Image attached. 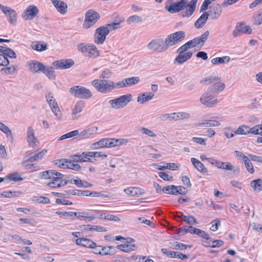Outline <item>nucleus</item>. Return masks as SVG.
<instances>
[{
	"label": "nucleus",
	"mask_w": 262,
	"mask_h": 262,
	"mask_svg": "<svg viewBox=\"0 0 262 262\" xmlns=\"http://www.w3.org/2000/svg\"><path fill=\"white\" fill-rule=\"evenodd\" d=\"M38 13V8L34 5H31L23 12L21 17L25 20H32L37 15Z\"/></svg>",
	"instance_id": "nucleus-11"
},
{
	"label": "nucleus",
	"mask_w": 262,
	"mask_h": 262,
	"mask_svg": "<svg viewBox=\"0 0 262 262\" xmlns=\"http://www.w3.org/2000/svg\"><path fill=\"white\" fill-rule=\"evenodd\" d=\"M123 139H115L113 138H104L93 143L91 148L97 149L100 148H110L119 146L123 144Z\"/></svg>",
	"instance_id": "nucleus-5"
},
{
	"label": "nucleus",
	"mask_w": 262,
	"mask_h": 262,
	"mask_svg": "<svg viewBox=\"0 0 262 262\" xmlns=\"http://www.w3.org/2000/svg\"><path fill=\"white\" fill-rule=\"evenodd\" d=\"M6 178L11 181L15 182L21 181L23 180V178H22L17 172L9 174L7 176Z\"/></svg>",
	"instance_id": "nucleus-48"
},
{
	"label": "nucleus",
	"mask_w": 262,
	"mask_h": 262,
	"mask_svg": "<svg viewBox=\"0 0 262 262\" xmlns=\"http://www.w3.org/2000/svg\"><path fill=\"white\" fill-rule=\"evenodd\" d=\"M116 248L125 252H130L131 251H134L136 249V246L134 244H124L122 245H118Z\"/></svg>",
	"instance_id": "nucleus-30"
},
{
	"label": "nucleus",
	"mask_w": 262,
	"mask_h": 262,
	"mask_svg": "<svg viewBox=\"0 0 262 262\" xmlns=\"http://www.w3.org/2000/svg\"><path fill=\"white\" fill-rule=\"evenodd\" d=\"M140 81V78L137 76L124 79L126 87L130 86L137 84Z\"/></svg>",
	"instance_id": "nucleus-34"
},
{
	"label": "nucleus",
	"mask_w": 262,
	"mask_h": 262,
	"mask_svg": "<svg viewBox=\"0 0 262 262\" xmlns=\"http://www.w3.org/2000/svg\"><path fill=\"white\" fill-rule=\"evenodd\" d=\"M75 242L77 245L90 248L92 246L95 245V242L92 240L86 238H79L76 239Z\"/></svg>",
	"instance_id": "nucleus-21"
},
{
	"label": "nucleus",
	"mask_w": 262,
	"mask_h": 262,
	"mask_svg": "<svg viewBox=\"0 0 262 262\" xmlns=\"http://www.w3.org/2000/svg\"><path fill=\"white\" fill-rule=\"evenodd\" d=\"M16 69L14 66H10L2 68L1 72L5 74H13L15 72Z\"/></svg>",
	"instance_id": "nucleus-57"
},
{
	"label": "nucleus",
	"mask_w": 262,
	"mask_h": 262,
	"mask_svg": "<svg viewBox=\"0 0 262 262\" xmlns=\"http://www.w3.org/2000/svg\"><path fill=\"white\" fill-rule=\"evenodd\" d=\"M251 186L255 190L258 191L262 190V180L258 179L253 180L250 183Z\"/></svg>",
	"instance_id": "nucleus-36"
},
{
	"label": "nucleus",
	"mask_w": 262,
	"mask_h": 262,
	"mask_svg": "<svg viewBox=\"0 0 262 262\" xmlns=\"http://www.w3.org/2000/svg\"><path fill=\"white\" fill-rule=\"evenodd\" d=\"M183 216L182 221L189 225H196L197 222L196 219L193 216H186L182 213Z\"/></svg>",
	"instance_id": "nucleus-43"
},
{
	"label": "nucleus",
	"mask_w": 262,
	"mask_h": 262,
	"mask_svg": "<svg viewBox=\"0 0 262 262\" xmlns=\"http://www.w3.org/2000/svg\"><path fill=\"white\" fill-rule=\"evenodd\" d=\"M42 73L45 74L46 76L50 79H55L56 75L52 67H49L48 68H47L45 66V70L42 71Z\"/></svg>",
	"instance_id": "nucleus-33"
},
{
	"label": "nucleus",
	"mask_w": 262,
	"mask_h": 262,
	"mask_svg": "<svg viewBox=\"0 0 262 262\" xmlns=\"http://www.w3.org/2000/svg\"><path fill=\"white\" fill-rule=\"evenodd\" d=\"M70 93L80 99H89L93 94L90 90L82 86H74L70 88Z\"/></svg>",
	"instance_id": "nucleus-9"
},
{
	"label": "nucleus",
	"mask_w": 262,
	"mask_h": 262,
	"mask_svg": "<svg viewBox=\"0 0 262 262\" xmlns=\"http://www.w3.org/2000/svg\"><path fill=\"white\" fill-rule=\"evenodd\" d=\"M54 7L58 12L61 14H64L68 10V6L66 3L60 0H51Z\"/></svg>",
	"instance_id": "nucleus-18"
},
{
	"label": "nucleus",
	"mask_w": 262,
	"mask_h": 262,
	"mask_svg": "<svg viewBox=\"0 0 262 262\" xmlns=\"http://www.w3.org/2000/svg\"><path fill=\"white\" fill-rule=\"evenodd\" d=\"M39 169V166L34 164H29L25 166V169L30 172L36 171Z\"/></svg>",
	"instance_id": "nucleus-62"
},
{
	"label": "nucleus",
	"mask_w": 262,
	"mask_h": 262,
	"mask_svg": "<svg viewBox=\"0 0 262 262\" xmlns=\"http://www.w3.org/2000/svg\"><path fill=\"white\" fill-rule=\"evenodd\" d=\"M47 150L43 149L40 152L34 155L33 156H29L27 159L23 162V164H25L27 162L33 163L35 161L40 160L47 153Z\"/></svg>",
	"instance_id": "nucleus-22"
},
{
	"label": "nucleus",
	"mask_w": 262,
	"mask_h": 262,
	"mask_svg": "<svg viewBox=\"0 0 262 262\" xmlns=\"http://www.w3.org/2000/svg\"><path fill=\"white\" fill-rule=\"evenodd\" d=\"M177 189V186L171 185L163 187L162 191L167 194L176 195L175 189Z\"/></svg>",
	"instance_id": "nucleus-47"
},
{
	"label": "nucleus",
	"mask_w": 262,
	"mask_h": 262,
	"mask_svg": "<svg viewBox=\"0 0 262 262\" xmlns=\"http://www.w3.org/2000/svg\"><path fill=\"white\" fill-rule=\"evenodd\" d=\"M161 251L164 255H166L167 257L169 258H175L176 254H177V252L169 251L166 248H162L161 249Z\"/></svg>",
	"instance_id": "nucleus-60"
},
{
	"label": "nucleus",
	"mask_w": 262,
	"mask_h": 262,
	"mask_svg": "<svg viewBox=\"0 0 262 262\" xmlns=\"http://www.w3.org/2000/svg\"><path fill=\"white\" fill-rule=\"evenodd\" d=\"M221 125V123L215 120H204L202 122L199 123L198 126H219Z\"/></svg>",
	"instance_id": "nucleus-29"
},
{
	"label": "nucleus",
	"mask_w": 262,
	"mask_h": 262,
	"mask_svg": "<svg viewBox=\"0 0 262 262\" xmlns=\"http://www.w3.org/2000/svg\"><path fill=\"white\" fill-rule=\"evenodd\" d=\"M200 102L204 105L212 107L220 102V100L215 98V95L212 93L210 90H207L200 98Z\"/></svg>",
	"instance_id": "nucleus-7"
},
{
	"label": "nucleus",
	"mask_w": 262,
	"mask_h": 262,
	"mask_svg": "<svg viewBox=\"0 0 262 262\" xmlns=\"http://www.w3.org/2000/svg\"><path fill=\"white\" fill-rule=\"evenodd\" d=\"M100 219H104L108 221H113L115 222L120 221L121 220L119 217H118L117 216L113 215V214H106V213L101 214L100 216Z\"/></svg>",
	"instance_id": "nucleus-42"
},
{
	"label": "nucleus",
	"mask_w": 262,
	"mask_h": 262,
	"mask_svg": "<svg viewBox=\"0 0 262 262\" xmlns=\"http://www.w3.org/2000/svg\"><path fill=\"white\" fill-rule=\"evenodd\" d=\"M216 166L217 168L227 170H232L234 166L230 162H223L218 161V162L216 163Z\"/></svg>",
	"instance_id": "nucleus-31"
},
{
	"label": "nucleus",
	"mask_w": 262,
	"mask_h": 262,
	"mask_svg": "<svg viewBox=\"0 0 262 262\" xmlns=\"http://www.w3.org/2000/svg\"><path fill=\"white\" fill-rule=\"evenodd\" d=\"M27 66L29 67L30 71L33 73L42 72L45 68V66L43 63L35 60L28 61Z\"/></svg>",
	"instance_id": "nucleus-15"
},
{
	"label": "nucleus",
	"mask_w": 262,
	"mask_h": 262,
	"mask_svg": "<svg viewBox=\"0 0 262 262\" xmlns=\"http://www.w3.org/2000/svg\"><path fill=\"white\" fill-rule=\"evenodd\" d=\"M120 28V23H113L98 28L94 34V42L96 44L102 45L106 39L110 32Z\"/></svg>",
	"instance_id": "nucleus-4"
},
{
	"label": "nucleus",
	"mask_w": 262,
	"mask_h": 262,
	"mask_svg": "<svg viewBox=\"0 0 262 262\" xmlns=\"http://www.w3.org/2000/svg\"><path fill=\"white\" fill-rule=\"evenodd\" d=\"M230 60V57L229 56H223L222 57H216L212 59L211 61L213 64L216 65L217 64L224 63L225 62H228Z\"/></svg>",
	"instance_id": "nucleus-35"
},
{
	"label": "nucleus",
	"mask_w": 262,
	"mask_h": 262,
	"mask_svg": "<svg viewBox=\"0 0 262 262\" xmlns=\"http://www.w3.org/2000/svg\"><path fill=\"white\" fill-rule=\"evenodd\" d=\"M83 155L89 156L90 157H107V155L100 151H84Z\"/></svg>",
	"instance_id": "nucleus-38"
},
{
	"label": "nucleus",
	"mask_w": 262,
	"mask_h": 262,
	"mask_svg": "<svg viewBox=\"0 0 262 262\" xmlns=\"http://www.w3.org/2000/svg\"><path fill=\"white\" fill-rule=\"evenodd\" d=\"M210 242H211L212 243V244H210V243L209 242H206V246H210V247H220L222 245H223L224 244V242L222 240H219V239H217V240H214V241H212V239H211L210 238Z\"/></svg>",
	"instance_id": "nucleus-51"
},
{
	"label": "nucleus",
	"mask_w": 262,
	"mask_h": 262,
	"mask_svg": "<svg viewBox=\"0 0 262 262\" xmlns=\"http://www.w3.org/2000/svg\"><path fill=\"white\" fill-rule=\"evenodd\" d=\"M198 0H180L174 2V0H167L165 3V9L169 13L173 14L187 9L181 13L183 17H189L191 16L196 8Z\"/></svg>",
	"instance_id": "nucleus-2"
},
{
	"label": "nucleus",
	"mask_w": 262,
	"mask_h": 262,
	"mask_svg": "<svg viewBox=\"0 0 262 262\" xmlns=\"http://www.w3.org/2000/svg\"><path fill=\"white\" fill-rule=\"evenodd\" d=\"M209 16V14L207 12H204L201 16L197 19L194 23V26L196 28H201L206 24Z\"/></svg>",
	"instance_id": "nucleus-25"
},
{
	"label": "nucleus",
	"mask_w": 262,
	"mask_h": 262,
	"mask_svg": "<svg viewBox=\"0 0 262 262\" xmlns=\"http://www.w3.org/2000/svg\"><path fill=\"white\" fill-rule=\"evenodd\" d=\"M194 234H196L200 237H203L206 239H210V236L209 234L206 233L205 231L200 229L195 228Z\"/></svg>",
	"instance_id": "nucleus-56"
},
{
	"label": "nucleus",
	"mask_w": 262,
	"mask_h": 262,
	"mask_svg": "<svg viewBox=\"0 0 262 262\" xmlns=\"http://www.w3.org/2000/svg\"><path fill=\"white\" fill-rule=\"evenodd\" d=\"M78 135L79 131L78 130H75L61 136L60 137H59V140H62L70 138Z\"/></svg>",
	"instance_id": "nucleus-50"
},
{
	"label": "nucleus",
	"mask_w": 262,
	"mask_h": 262,
	"mask_svg": "<svg viewBox=\"0 0 262 262\" xmlns=\"http://www.w3.org/2000/svg\"><path fill=\"white\" fill-rule=\"evenodd\" d=\"M32 200L34 202L42 203L43 204H49L50 203V200L48 198L42 196H34L32 198Z\"/></svg>",
	"instance_id": "nucleus-44"
},
{
	"label": "nucleus",
	"mask_w": 262,
	"mask_h": 262,
	"mask_svg": "<svg viewBox=\"0 0 262 262\" xmlns=\"http://www.w3.org/2000/svg\"><path fill=\"white\" fill-rule=\"evenodd\" d=\"M98 130V127L93 126L88 129H85L79 133V136L82 139L89 138L92 136L96 134Z\"/></svg>",
	"instance_id": "nucleus-19"
},
{
	"label": "nucleus",
	"mask_w": 262,
	"mask_h": 262,
	"mask_svg": "<svg viewBox=\"0 0 262 262\" xmlns=\"http://www.w3.org/2000/svg\"><path fill=\"white\" fill-rule=\"evenodd\" d=\"M154 94L151 92L148 94L146 93L140 94L137 97V101L141 104H144L151 100L154 98Z\"/></svg>",
	"instance_id": "nucleus-24"
},
{
	"label": "nucleus",
	"mask_w": 262,
	"mask_h": 262,
	"mask_svg": "<svg viewBox=\"0 0 262 262\" xmlns=\"http://www.w3.org/2000/svg\"><path fill=\"white\" fill-rule=\"evenodd\" d=\"M92 85L99 92L107 93L114 89L113 81L105 79H95L92 81Z\"/></svg>",
	"instance_id": "nucleus-6"
},
{
	"label": "nucleus",
	"mask_w": 262,
	"mask_h": 262,
	"mask_svg": "<svg viewBox=\"0 0 262 262\" xmlns=\"http://www.w3.org/2000/svg\"><path fill=\"white\" fill-rule=\"evenodd\" d=\"M234 132L231 127H226L224 130V135L228 138H232L234 136Z\"/></svg>",
	"instance_id": "nucleus-61"
},
{
	"label": "nucleus",
	"mask_w": 262,
	"mask_h": 262,
	"mask_svg": "<svg viewBox=\"0 0 262 262\" xmlns=\"http://www.w3.org/2000/svg\"><path fill=\"white\" fill-rule=\"evenodd\" d=\"M192 56V53L190 51L187 52L185 53L178 54V55L174 60V64H182L190 59Z\"/></svg>",
	"instance_id": "nucleus-17"
},
{
	"label": "nucleus",
	"mask_w": 262,
	"mask_h": 262,
	"mask_svg": "<svg viewBox=\"0 0 262 262\" xmlns=\"http://www.w3.org/2000/svg\"><path fill=\"white\" fill-rule=\"evenodd\" d=\"M67 168L73 169L74 170L79 171L81 169V166L77 163H75L72 160H68Z\"/></svg>",
	"instance_id": "nucleus-49"
},
{
	"label": "nucleus",
	"mask_w": 262,
	"mask_h": 262,
	"mask_svg": "<svg viewBox=\"0 0 262 262\" xmlns=\"http://www.w3.org/2000/svg\"><path fill=\"white\" fill-rule=\"evenodd\" d=\"M27 142L29 143L30 146L32 148H35L37 146V144L38 143V140L35 136L29 137L27 138Z\"/></svg>",
	"instance_id": "nucleus-52"
},
{
	"label": "nucleus",
	"mask_w": 262,
	"mask_h": 262,
	"mask_svg": "<svg viewBox=\"0 0 262 262\" xmlns=\"http://www.w3.org/2000/svg\"><path fill=\"white\" fill-rule=\"evenodd\" d=\"M172 120L175 121L188 120L190 117L189 113L184 112L173 113H172Z\"/></svg>",
	"instance_id": "nucleus-26"
},
{
	"label": "nucleus",
	"mask_w": 262,
	"mask_h": 262,
	"mask_svg": "<svg viewBox=\"0 0 262 262\" xmlns=\"http://www.w3.org/2000/svg\"><path fill=\"white\" fill-rule=\"evenodd\" d=\"M0 9L1 11L8 17L9 22L13 25L16 23L17 13L16 11L9 7L5 6L2 4L0 5Z\"/></svg>",
	"instance_id": "nucleus-12"
},
{
	"label": "nucleus",
	"mask_w": 262,
	"mask_h": 262,
	"mask_svg": "<svg viewBox=\"0 0 262 262\" xmlns=\"http://www.w3.org/2000/svg\"><path fill=\"white\" fill-rule=\"evenodd\" d=\"M41 177L44 179L51 180L47 185L51 188H56L64 186L69 183H73V178L69 176H64L62 173L54 170H48L40 173Z\"/></svg>",
	"instance_id": "nucleus-3"
},
{
	"label": "nucleus",
	"mask_w": 262,
	"mask_h": 262,
	"mask_svg": "<svg viewBox=\"0 0 262 262\" xmlns=\"http://www.w3.org/2000/svg\"><path fill=\"white\" fill-rule=\"evenodd\" d=\"M191 161L194 167L203 174H208V170L204 167L203 164L194 158L191 159Z\"/></svg>",
	"instance_id": "nucleus-20"
},
{
	"label": "nucleus",
	"mask_w": 262,
	"mask_h": 262,
	"mask_svg": "<svg viewBox=\"0 0 262 262\" xmlns=\"http://www.w3.org/2000/svg\"><path fill=\"white\" fill-rule=\"evenodd\" d=\"M32 48L37 51H43L47 49L46 43L40 44L38 42H33L31 45Z\"/></svg>",
	"instance_id": "nucleus-45"
},
{
	"label": "nucleus",
	"mask_w": 262,
	"mask_h": 262,
	"mask_svg": "<svg viewBox=\"0 0 262 262\" xmlns=\"http://www.w3.org/2000/svg\"><path fill=\"white\" fill-rule=\"evenodd\" d=\"M88 193V192H87L86 190H80L77 189L69 190L66 191V194H68V195L86 196Z\"/></svg>",
	"instance_id": "nucleus-40"
},
{
	"label": "nucleus",
	"mask_w": 262,
	"mask_h": 262,
	"mask_svg": "<svg viewBox=\"0 0 262 262\" xmlns=\"http://www.w3.org/2000/svg\"><path fill=\"white\" fill-rule=\"evenodd\" d=\"M3 55L7 57H9L10 58L14 59L16 58L17 57L15 52L11 49L8 47H6L5 49Z\"/></svg>",
	"instance_id": "nucleus-53"
},
{
	"label": "nucleus",
	"mask_w": 262,
	"mask_h": 262,
	"mask_svg": "<svg viewBox=\"0 0 262 262\" xmlns=\"http://www.w3.org/2000/svg\"><path fill=\"white\" fill-rule=\"evenodd\" d=\"M88 46L89 45H85L83 43H80L78 45L77 49L79 51L82 52L83 54L85 56L86 53Z\"/></svg>",
	"instance_id": "nucleus-64"
},
{
	"label": "nucleus",
	"mask_w": 262,
	"mask_h": 262,
	"mask_svg": "<svg viewBox=\"0 0 262 262\" xmlns=\"http://www.w3.org/2000/svg\"><path fill=\"white\" fill-rule=\"evenodd\" d=\"M212 11L213 12V14H212L213 18H217L222 13V8L221 5L217 4H214L210 7Z\"/></svg>",
	"instance_id": "nucleus-32"
},
{
	"label": "nucleus",
	"mask_w": 262,
	"mask_h": 262,
	"mask_svg": "<svg viewBox=\"0 0 262 262\" xmlns=\"http://www.w3.org/2000/svg\"><path fill=\"white\" fill-rule=\"evenodd\" d=\"M245 163V166L247 168V170L250 173H253L254 172V170L253 168V166L251 162H250V160L249 158H247L244 161Z\"/></svg>",
	"instance_id": "nucleus-58"
},
{
	"label": "nucleus",
	"mask_w": 262,
	"mask_h": 262,
	"mask_svg": "<svg viewBox=\"0 0 262 262\" xmlns=\"http://www.w3.org/2000/svg\"><path fill=\"white\" fill-rule=\"evenodd\" d=\"M177 189H175L176 195L180 194H186L188 192L187 189L181 186H177Z\"/></svg>",
	"instance_id": "nucleus-63"
},
{
	"label": "nucleus",
	"mask_w": 262,
	"mask_h": 262,
	"mask_svg": "<svg viewBox=\"0 0 262 262\" xmlns=\"http://www.w3.org/2000/svg\"><path fill=\"white\" fill-rule=\"evenodd\" d=\"M127 21L128 24H131L134 23H140L142 21V18L139 16L135 15L129 17Z\"/></svg>",
	"instance_id": "nucleus-55"
},
{
	"label": "nucleus",
	"mask_w": 262,
	"mask_h": 262,
	"mask_svg": "<svg viewBox=\"0 0 262 262\" xmlns=\"http://www.w3.org/2000/svg\"><path fill=\"white\" fill-rule=\"evenodd\" d=\"M250 127L247 125H243L238 127L234 132L235 134L247 135L250 134Z\"/></svg>",
	"instance_id": "nucleus-37"
},
{
	"label": "nucleus",
	"mask_w": 262,
	"mask_h": 262,
	"mask_svg": "<svg viewBox=\"0 0 262 262\" xmlns=\"http://www.w3.org/2000/svg\"><path fill=\"white\" fill-rule=\"evenodd\" d=\"M132 95L130 94L124 95L117 98L111 99L108 103L112 107L115 109H119L126 106L132 101Z\"/></svg>",
	"instance_id": "nucleus-8"
},
{
	"label": "nucleus",
	"mask_w": 262,
	"mask_h": 262,
	"mask_svg": "<svg viewBox=\"0 0 262 262\" xmlns=\"http://www.w3.org/2000/svg\"><path fill=\"white\" fill-rule=\"evenodd\" d=\"M185 37V33L182 31L169 35L165 40L162 37H158L152 39L148 43L147 48L152 52H165L169 47L174 46L182 41Z\"/></svg>",
	"instance_id": "nucleus-1"
},
{
	"label": "nucleus",
	"mask_w": 262,
	"mask_h": 262,
	"mask_svg": "<svg viewBox=\"0 0 262 262\" xmlns=\"http://www.w3.org/2000/svg\"><path fill=\"white\" fill-rule=\"evenodd\" d=\"M225 88V84L217 82L212 84L207 90H210L213 94L217 95L219 94V92L223 91Z\"/></svg>",
	"instance_id": "nucleus-27"
},
{
	"label": "nucleus",
	"mask_w": 262,
	"mask_h": 262,
	"mask_svg": "<svg viewBox=\"0 0 262 262\" xmlns=\"http://www.w3.org/2000/svg\"><path fill=\"white\" fill-rule=\"evenodd\" d=\"M196 228H194L192 226H185L183 227H181L177 229V231L179 233H180L181 232H183V233H190L191 234L194 233V230Z\"/></svg>",
	"instance_id": "nucleus-41"
},
{
	"label": "nucleus",
	"mask_w": 262,
	"mask_h": 262,
	"mask_svg": "<svg viewBox=\"0 0 262 262\" xmlns=\"http://www.w3.org/2000/svg\"><path fill=\"white\" fill-rule=\"evenodd\" d=\"M84 106L85 102L82 100H79L76 103L72 111V115L73 120H75L77 118V115L82 111V109Z\"/></svg>",
	"instance_id": "nucleus-23"
},
{
	"label": "nucleus",
	"mask_w": 262,
	"mask_h": 262,
	"mask_svg": "<svg viewBox=\"0 0 262 262\" xmlns=\"http://www.w3.org/2000/svg\"><path fill=\"white\" fill-rule=\"evenodd\" d=\"M46 97L47 100L52 109V112L58 118L60 119L61 117L60 110L59 109L58 104L55 99L54 98L53 96L52 95V94L51 93H49Z\"/></svg>",
	"instance_id": "nucleus-16"
},
{
	"label": "nucleus",
	"mask_w": 262,
	"mask_h": 262,
	"mask_svg": "<svg viewBox=\"0 0 262 262\" xmlns=\"http://www.w3.org/2000/svg\"><path fill=\"white\" fill-rule=\"evenodd\" d=\"M85 56L90 58H95L98 56L99 52L95 46L89 45Z\"/></svg>",
	"instance_id": "nucleus-28"
},
{
	"label": "nucleus",
	"mask_w": 262,
	"mask_h": 262,
	"mask_svg": "<svg viewBox=\"0 0 262 262\" xmlns=\"http://www.w3.org/2000/svg\"><path fill=\"white\" fill-rule=\"evenodd\" d=\"M252 31V29L249 26H247L244 23H241L236 25L233 32V35L237 37L243 33L250 34Z\"/></svg>",
	"instance_id": "nucleus-13"
},
{
	"label": "nucleus",
	"mask_w": 262,
	"mask_h": 262,
	"mask_svg": "<svg viewBox=\"0 0 262 262\" xmlns=\"http://www.w3.org/2000/svg\"><path fill=\"white\" fill-rule=\"evenodd\" d=\"M52 64L57 69H67L74 64V61L72 59H63L54 61Z\"/></svg>",
	"instance_id": "nucleus-14"
},
{
	"label": "nucleus",
	"mask_w": 262,
	"mask_h": 262,
	"mask_svg": "<svg viewBox=\"0 0 262 262\" xmlns=\"http://www.w3.org/2000/svg\"><path fill=\"white\" fill-rule=\"evenodd\" d=\"M20 194V192L19 191H4L0 193V198H11L13 196H18Z\"/></svg>",
	"instance_id": "nucleus-39"
},
{
	"label": "nucleus",
	"mask_w": 262,
	"mask_h": 262,
	"mask_svg": "<svg viewBox=\"0 0 262 262\" xmlns=\"http://www.w3.org/2000/svg\"><path fill=\"white\" fill-rule=\"evenodd\" d=\"M68 163V160L66 159H61L60 160H57L55 162V165H57L59 167L62 168H67Z\"/></svg>",
	"instance_id": "nucleus-59"
},
{
	"label": "nucleus",
	"mask_w": 262,
	"mask_h": 262,
	"mask_svg": "<svg viewBox=\"0 0 262 262\" xmlns=\"http://www.w3.org/2000/svg\"><path fill=\"white\" fill-rule=\"evenodd\" d=\"M99 14L93 10H88L85 13V20L83 24V27L85 29H89L100 19Z\"/></svg>",
	"instance_id": "nucleus-10"
},
{
	"label": "nucleus",
	"mask_w": 262,
	"mask_h": 262,
	"mask_svg": "<svg viewBox=\"0 0 262 262\" xmlns=\"http://www.w3.org/2000/svg\"><path fill=\"white\" fill-rule=\"evenodd\" d=\"M0 130L6 134L7 137L13 139V135L11 130L7 125L2 122H0Z\"/></svg>",
	"instance_id": "nucleus-46"
},
{
	"label": "nucleus",
	"mask_w": 262,
	"mask_h": 262,
	"mask_svg": "<svg viewBox=\"0 0 262 262\" xmlns=\"http://www.w3.org/2000/svg\"><path fill=\"white\" fill-rule=\"evenodd\" d=\"M250 134L262 136V128L259 124L250 128Z\"/></svg>",
	"instance_id": "nucleus-54"
}]
</instances>
